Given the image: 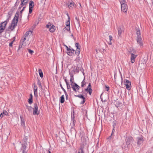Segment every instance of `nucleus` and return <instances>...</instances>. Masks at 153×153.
Listing matches in <instances>:
<instances>
[{
	"label": "nucleus",
	"instance_id": "nucleus-1",
	"mask_svg": "<svg viewBox=\"0 0 153 153\" xmlns=\"http://www.w3.org/2000/svg\"><path fill=\"white\" fill-rule=\"evenodd\" d=\"M19 13L17 12L15 15L14 17V18L11 24L9 26V28L11 30H13L16 26L17 25L18 22V19L19 16Z\"/></svg>",
	"mask_w": 153,
	"mask_h": 153
},
{
	"label": "nucleus",
	"instance_id": "nucleus-2",
	"mask_svg": "<svg viewBox=\"0 0 153 153\" xmlns=\"http://www.w3.org/2000/svg\"><path fill=\"white\" fill-rule=\"evenodd\" d=\"M9 21V19L0 24V33H2L5 28V27Z\"/></svg>",
	"mask_w": 153,
	"mask_h": 153
},
{
	"label": "nucleus",
	"instance_id": "nucleus-3",
	"mask_svg": "<svg viewBox=\"0 0 153 153\" xmlns=\"http://www.w3.org/2000/svg\"><path fill=\"white\" fill-rule=\"evenodd\" d=\"M66 4L67 5L69 9L72 8L73 7H76V6L74 1L71 0L68 1Z\"/></svg>",
	"mask_w": 153,
	"mask_h": 153
},
{
	"label": "nucleus",
	"instance_id": "nucleus-4",
	"mask_svg": "<svg viewBox=\"0 0 153 153\" xmlns=\"http://www.w3.org/2000/svg\"><path fill=\"white\" fill-rule=\"evenodd\" d=\"M137 143L138 146L142 145L144 141L143 137L141 135L137 137Z\"/></svg>",
	"mask_w": 153,
	"mask_h": 153
},
{
	"label": "nucleus",
	"instance_id": "nucleus-5",
	"mask_svg": "<svg viewBox=\"0 0 153 153\" xmlns=\"http://www.w3.org/2000/svg\"><path fill=\"white\" fill-rule=\"evenodd\" d=\"M33 109V115H38L39 113V111L37 104L36 103L34 104Z\"/></svg>",
	"mask_w": 153,
	"mask_h": 153
},
{
	"label": "nucleus",
	"instance_id": "nucleus-6",
	"mask_svg": "<svg viewBox=\"0 0 153 153\" xmlns=\"http://www.w3.org/2000/svg\"><path fill=\"white\" fill-rule=\"evenodd\" d=\"M46 27L49 28V31L51 32H53L55 31V26L53 25H51L50 23L46 25Z\"/></svg>",
	"mask_w": 153,
	"mask_h": 153
},
{
	"label": "nucleus",
	"instance_id": "nucleus-7",
	"mask_svg": "<svg viewBox=\"0 0 153 153\" xmlns=\"http://www.w3.org/2000/svg\"><path fill=\"white\" fill-rule=\"evenodd\" d=\"M133 139L131 137H126L125 140L126 145L128 146H129V145L131 144L133 141Z\"/></svg>",
	"mask_w": 153,
	"mask_h": 153
},
{
	"label": "nucleus",
	"instance_id": "nucleus-8",
	"mask_svg": "<svg viewBox=\"0 0 153 153\" xmlns=\"http://www.w3.org/2000/svg\"><path fill=\"white\" fill-rule=\"evenodd\" d=\"M121 4V11L125 13H126L127 9V5L125 3H122Z\"/></svg>",
	"mask_w": 153,
	"mask_h": 153
},
{
	"label": "nucleus",
	"instance_id": "nucleus-9",
	"mask_svg": "<svg viewBox=\"0 0 153 153\" xmlns=\"http://www.w3.org/2000/svg\"><path fill=\"white\" fill-rule=\"evenodd\" d=\"M27 143H23L22 144V152L23 153H27V151L26 150V148L27 147Z\"/></svg>",
	"mask_w": 153,
	"mask_h": 153
},
{
	"label": "nucleus",
	"instance_id": "nucleus-10",
	"mask_svg": "<svg viewBox=\"0 0 153 153\" xmlns=\"http://www.w3.org/2000/svg\"><path fill=\"white\" fill-rule=\"evenodd\" d=\"M34 6V2L32 1H30L29 3V13L30 14L31 13L33 10V7Z\"/></svg>",
	"mask_w": 153,
	"mask_h": 153
},
{
	"label": "nucleus",
	"instance_id": "nucleus-11",
	"mask_svg": "<svg viewBox=\"0 0 153 153\" xmlns=\"http://www.w3.org/2000/svg\"><path fill=\"white\" fill-rule=\"evenodd\" d=\"M124 83L126 86V88L128 90H129L131 88L130 85L131 83L128 80H126L124 82Z\"/></svg>",
	"mask_w": 153,
	"mask_h": 153
},
{
	"label": "nucleus",
	"instance_id": "nucleus-12",
	"mask_svg": "<svg viewBox=\"0 0 153 153\" xmlns=\"http://www.w3.org/2000/svg\"><path fill=\"white\" fill-rule=\"evenodd\" d=\"M85 91L89 92V94L91 95L92 92V90L91 89V87L90 83H89L87 88L85 89Z\"/></svg>",
	"mask_w": 153,
	"mask_h": 153
},
{
	"label": "nucleus",
	"instance_id": "nucleus-13",
	"mask_svg": "<svg viewBox=\"0 0 153 153\" xmlns=\"http://www.w3.org/2000/svg\"><path fill=\"white\" fill-rule=\"evenodd\" d=\"M118 36L119 38L121 37V34L122 31H123V30L121 28L120 26L118 27L117 28Z\"/></svg>",
	"mask_w": 153,
	"mask_h": 153
},
{
	"label": "nucleus",
	"instance_id": "nucleus-14",
	"mask_svg": "<svg viewBox=\"0 0 153 153\" xmlns=\"http://www.w3.org/2000/svg\"><path fill=\"white\" fill-rule=\"evenodd\" d=\"M75 96L82 99V100L80 103V104H83L85 103V98L83 96V95L82 94L75 95Z\"/></svg>",
	"mask_w": 153,
	"mask_h": 153
},
{
	"label": "nucleus",
	"instance_id": "nucleus-15",
	"mask_svg": "<svg viewBox=\"0 0 153 153\" xmlns=\"http://www.w3.org/2000/svg\"><path fill=\"white\" fill-rule=\"evenodd\" d=\"M70 18H69V20H68L67 22V24L66 25L67 27H65L64 29V31H65V30H67V31H68L70 30Z\"/></svg>",
	"mask_w": 153,
	"mask_h": 153
},
{
	"label": "nucleus",
	"instance_id": "nucleus-16",
	"mask_svg": "<svg viewBox=\"0 0 153 153\" xmlns=\"http://www.w3.org/2000/svg\"><path fill=\"white\" fill-rule=\"evenodd\" d=\"M137 42L140 47L143 46L142 40L141 36H139L138 37Z\"/></svg>",
	"mask_w": 153,
	"mask_h": 153
},
{
	"label": "nucleus",
	"instance_id": "nucleus-17",
	"mask_svg": "<svg viewBox=\"0 0 153 153\" xmlns=\"http://www.w3.org/2000/svg\"><path fill=\"white\" fill-rule=\"evenodd\" d=\"M137 56V55H135V54L131 53V60L132 63H134L135 60V59Z\"/></svg>",
	"mask_w": 153,
	"mask_h": 153
},
{
	"label": "nucleus",
	"instance_id": "nucleus-18",
	"mask_svg": "<svg viewBox=\"0 0 153 153\" xmlns=\"http://www.w3.org/2000/svg\"><path fill=\"white\" fill-rule=\"evenodd\" d=\"M75 83H74V85L71 84V88H73V90L75 92H76L77 91V88H78V86Z\"/></svg>",
	"mask_w": 153,
	"mask_h": 153
},
{
	"label": "nucleus",
	"instance_id": "nucleus-19",
	"mask_svg": "<svg viewBox=\"0 0 153 153\" xmlns=\"http://www.w3.org/2000/svg\"><path fill=\"white\" fill-rule=\"evenodd\" d=\"M75 50L73 49H71L70 51H68L67 54L70 56H72L74 53Z\"/></svg>",
	"mask_w": 153,
	"mask_h": 153
},
{
	"label": "nucleus",
	"instance_id": "nucleus-20",
	"mask_svg": "<svg viewBox=\"0 0 153 153\" xmlns=\"http://www.w3.org/2000/svg\"><path fill=\"white\" fill-rule=\"evenodd\" d=\"M84 146L82 145L80 146V149L79 150L78 153H84Z\"/></svg>",
	"mask_w": 153,
	"mask_h": 153
},
{
	"label": "nucleus",
	"instance_id": "nucleus-21",
	"mask_svg": "<svg viewBox=\"0 0 153 153\" xmlns=\"http://www.w3.org/2000/svg\"><path fill=\"white\" fill-rule=\"evenodd\" d=\"M128 52L131 54V53L136 54V51L132 48H131L129 49Z\"/></svg>",
	"mask_w": 153,
	"mask_h": 153
},
{
	"label": "nucleus",
	"instance_id": "nucleus-22",
	"mask_svg": "<svg viewBox=\"0 0 153 153\" xmlns=\"http://www.w3.org/2000/svg\"><path fill=\"white\" fill-rule=\"evenodd\" d=\"M8 114L7 112L5 110H3V111L1 113L0 115V117L2 118L4 116V115H7Z\"/></svg>",
	"mask_w": 153,
	"mask_h": 153
},
{
	"label": "nucleus",
	"instance_id": "nucleus-23",
	"mask_svg": "<svg viewBox=\"0 0 153 153\" xmlns=\"http://www.w3.org/2000/svg\"><path fill=\"white\" fill-rule=\"evenodd\" d=\"M64 95H62L60 98V101L61 103H64Z\"/></svg>",
	"mask_w": 153,
	"mask_h": 153
},
{
	"label": "nucleus",
	"instance_id": "nucleus-24",
	"mask_svg": "<svg viewBox=\"0 0 153 153\" xmlns=\"http://www.w3.org/2000/svg\"><path fill=\"white\" fill-rule=\"evenodd\" d=\"M26 40V38L25 37L22 39H21L20 42L21 43H22V45H24V46H25L26 45L25 42V40Z\"/></svg>",
	"mask_w": 153,
	"mask_h": 153
},
{
	"label": "nucleus",
	"instance_id": "nucleus-25",
	"mask_svg": "<svg viewBox=\"0 0 153 153\" xmlns=\"http://www.w3.org/2000/svg\"><path fill=\"white\" fill-rule=\"evenodd\" d=\"M26 108L28 109V110L30 112H31L33 108L31 106H29L27 105H26Z\"/></svg>",
	"mask_w": 153,
	"mask_h": 153
},
{
	"label": "nucleus",
	"instance_id": "nucleus-26",
	"mask_svg": "<svg viewBox=\"0 0 153 153\" xmlns=\"http://www.w3.org/2000/svg\"><path fill=\"white\" fill-rule=\"evenodd\" d=\"M122 103L119 102H117L116 106L117 107H120L122 106Z\"/></svg>",
	"mask_w": 153,
	"mask_h": 153
},
{
	"label": "nucleus",
	"instance_id": "nucleus-27",
	"mask_svg": "<svg viewBox=\"0 0 153 153\" xmlns=\"http://www.w3.org/2000/svg\"><path fill=\"white\" fill-rule=\"evenodd\" d=\"M44 94L45 97H47V96H49V92L48 91H45V92H44Z\"/></svg>",
	"mask_w": 153,
	"mask_h": 153
},
{
	"label": "nucleus",
	"instance_id": "nucleus-28",
	"mask_svg": "<svg viewBox=\"0 0 153 153\" xmlns=\"http://www.w3.org/2000/svg\"><path fill=\"white\" fill-rule=\"evenodd\" d=\"M39 71L40 77L41 78L43 77V74L42 70L41 69H39Z\"/></svg>",
	"mask_w": 153,
	"mask_h": 153
},
{
	"label": "nucleus",
	"instance_id": "nucleus-29",
	"mask_svg": "<svg viewBox=\"0 0 153 153\" xmlns=\"http://www.w3.org/2000/svg\"><path fill=\"white\" fill-rule=\"evenodd\" d=\"M13 12L11 10L9 11L8 13V18L7 19H9V20L10 18L11 15L12 14Z\"/></svg>",
	"mask_w": 153,
	"mask_h": 153
},
{
	"label": "nucleus",
	"instance_id": "nucleus-30",
	"mask_svg": "<svg viewBox=\"0 0 153 153\" xmlns=\"http://www.w3.org/2000/svg\"><path fill=\"white\" fill-rule=\"evenodd\" d=\"M37 89H34V96L36 97L38 96Z\"/></svg>",
	"mask_w": 153,
	"mask_h": 153
},
{
	"label": "nucleus",
	"instance_id": "nucleus-31",
	"mask_svg": "<svg viewBox=\"0 0 153 153\" xmlns=\"http://www.w3.org/2000/svg\"><path fill=\"white\" fill-rule=\"evenodd\" d=\"M85 77H84V79L81 82V87H83L84 86V85L86 84V82L85 81Z\"/></svg>",
	"mask_w": 153,
	"mask_h": 153
},
{
	"label": "nucleus",
	"instance_id": "nucleus-32",
	"mask_svg": "<svg viewBox=\"0 0 153 153\" xmlns=\"http://www.w3.org/2000/svg\"><path fill=\"white\" fill-rule=\"evenodd\" d=\"M112 38H112V36H111V35H110L109 36V39L110 41L108 42V43L110 45H111L112 44L111 41L112 40Z\"/></svg>",
	"mask_w": 153,
	"mask_h": 153
},
{
	"label": "nucleus",
	"instance_id": "nucleus-33",
	"mask_svg": "<svg viewBox=\"0 0 153 153\" xmlns=\"http://www.w3.org/2000/svg\"><path fill=\"white\" fill-rule=\"evenodd\" d=\"M137 34V37L139 36H141L140 31V30H137L136 32Z\"/></svg>",
	"mask_w": 153,
	"mask_h": 153
},
{
	"label": "nucleus",
	"instance_id": "nucleus-34",
	"mask_svg": "<svg viewBox=\"0 0 153 153\" xmlns=\"http://www.w3.org/2000/svg\"><path fill=\"white\" fill-rule=\"evenodd\" d=\"M37 84L39 85V87L41 88H42V86L41 85V83L40 80L38 79L37 81Z\"/></svg>",
	"mask_w": 153,
	"mask_h": 153
},
{
	"label": "nucleus",
	"instance_id": "nucleus-35",
	"mask_svg": "<svg viewBox=\"0 0 153 153\" xmlns=\"http://www.w3.org/2000/svg\"><path fill=\"white\" fill-rule=\"evenodd\" d=\"M80 48H77L76 50L75 53L76 54L79 55L80 53Z\"/></svg>",
	"mask_w": 153,
	"mask_h": 153
},
{
	"label": "nucleus",
	"instance_id": "nucleus-36",
	"mask_svg": "<svg viewBox=\"0 0 153 153\" xmlns=\"http://www.w3.org/2000/svg\"><path fill=\"white\" fill-rule=\"evenodd\" d=\"M27 137L25 136V137L23 138V140L24 141L23 143L27 142Z\"/></svg>",
	"mask_w": 153,
	"mask_h": 153
},
{
	"label": "nucleus",
	"instance_id": "nucleus-37",
	"mask_svg": "<svg viewBox=\"0 0 153 153\" xmlns=\"http://www.w3.org/2000/svg\"><path fill=\"white\" fill-rule=\"evenodd\" d=\"M28 102L29 104H31L33 102V99L29 98L28 100Z\"/></svg>",
	"mask_w": 153,
	"mask_h": 153
},
{
	"label": "nucleus",
	"instance_id": "nucleus-38",
	"mask_svg": "<svg viewBox=\"0 0 153 153\" xmlns=\"http://www.w3.org/2000/svg\"><path fill=\"white\" fill-rule=\"evenodd\" d=\"M27 50L29 53L31 54H32V53H33V51L30 50V49H28Z\"/></svg>",
	"mask_w": 153,
	"mask_h": 153
},
{
	"label": "nucleus",
	"instance_id": "nucleus-39",
	"mask_svg": "<svg viewBox=\"0 0 153 153\" xmlns=\"http://www.w3.org/2000/svg\"><path fill=\"white\" fill-rule=\"evenodd\" d=\"M24 46V45H22V43H21V42H20V44L19 45V49H20L22 47V46Z\"/></svg>",
	"mask_w": 153,
	"mask_h": 153
},
{
	"label": "nucleus",
	"instance_id": "nucleus-40",
	"mask_svg": "<svg viewBox=\"0 0 153 153\" xmlns=\"http://www.w3.org/2000/svg\"><path fill=\"white\" fill-rule=\"evenodd\" d=\"M75 46L77 48H79V44L78 43H75Z\"/></svg>",
	"mask_w": 153,
	"mask_h": 153
},
{
	"label": "nucleus",
	"instance_id": "nucleus-41",
	"mask_svg": "<svg viewBox=\"0 0 153 153\" xmlns=\"http://www.w3.org/2000/svg\"><path fill=\"white\" fill-rule=\"evenodd\" d=\"M119 1L121 4H122V3H125V0H119Z\"/></svg>",
	"mask_w": 153,
	"mask_h": 153
},
{
	"label": "nucleus",
	"instance_id": "nucleus-42",
	"mask_svg": "<svg viewBox=\"0 0 153 153\" xmlns=\"http://www.w3.org/2000/svg\"><path fill=\"white\" fill-rule=\"evenodd\" d=\"M66 85H67V88L68 89H70L71 88V87H70V85L68 83V84H66Z\"/></svg>",
	"mask_w": 153,
	"mask_h": 153
},
{
	"label": "nucleus",
	"instance_id": "nucleus-43",
	"mask_svg": "<svg viewBox=\"0 0 153 153\" xmlns=\"http://www.w3.org/2000/svg\"><path fill=\"white\" fill-rule=\"evenodd\" d=\"M109 90V88L108 86H105V90L107 91H108Z\"/></svg>",
	"mask_w": 153,
	"mask_h": 153
},
{
	"label": "nucleus",
	"instance_id": "nucleus-44",
	"mask_svg": "<svg viewBox=\"0 0 153 153\" xmlns=\"http://www.w3.org/2000/svg\"><path fill=\"white\" fill-rule=\"evenodd\" d=\"M63 78L66 83V84H68V82L67 80L66 79V78L64 77Z\"/></svg>",
	"mask_w": 153,
	"mask_h": 153
},
{
	"label": "nucleus",
	"instance_id": "nucleus-45",
	"mask_svg": "<svg viewBox=\"0 0 153 153\" xmlns=\"http://www.w3.org/2000/svg\"><path fill=\"white\" fill-rule=\"evenodd\" d=\"M25 8V6H24V7L20 11V13L22 14V11L24 10Z\"/></svg>",
	"mask_w": 153,
	"mask_h": 153
},
{
	"label": "nucleus",
	"instance_id": "nucleus-46",
	"mask_svg": "<svg viewBox=\"0 0 153 153\" xmlns=\"http://www.w3.org/2000/svg\"><path fill=\"white\" fill-rule=\"evenodd\" d=\"M75 19H76L77 20V23H78V24H79V27L80 26V25H79V21H78V18H77V17H76L75 18Z\"/></svg>",
	"mask_w": 153,
	"mask_h": 153
},
{
	"label": "nucleus",
	"instance_id": "nucleus-47",
	"mask_svg": "<svg viewBox=\"0 0 153 153\" xmlns=\"http://www.w3.org/2000/svg\"><path fill=\"white\" fill-rule=\"evenodd\" d=\"M33 85H34V89H38V87H37V86L34 83L33 84Z\"/></svg>",
	"mask_w": 153,
	"mask_h": 153
},
{
	"label": "nucleus",
	"instance_id": "nucleus-48",
	"mask_svg": "<svg viewBox=\"0 0 153 153\" xmlns=\"http://www.w3.org/2000/svg\"><path fill=\"white\" fill-rule=\"evenodd\" d=\"M71 79H70V82H71V83L72 84L73 83V81H72V78H71L72 77H73V76L72 75H71Z\"/></svg>",
	"mask_w": 153,
	"mask_h": 153
},
{
	"label": "nucleus",
	"instance_id": "nucleus-49",
	"mask_svg": "<svg viewBox=\"0 0 153 153\" xmlns=\"http://www.w3.org/2000/svg\"><path fill=\"white\" fill-rule=\"evenodd\" d=\"M13 42H11L9 44V45L10 46V47H12V45H13Z\"/></svg>",
	"mask_w": 153,
	"mask_h": 153
},
{
	"label": "nucleus",
	"instance_id": "nucleus-50",
	"mask_svg": "<svg viewBox=\"0 0 153 153\" xmlns=\"http://www.w3.org/2000/svg\"><path fill=\"white\" fill-rule=\"evenodd\" d=\"M115 131V130L114 128H113L112 130V133H111V135H112L114 133V132Z\"/></svg>",
	"mask_w": 153,
	"mask_h": 153
},
{
	"label": "nucleus",
	"instance_id": "nucleus-51",
	"mask_svg": "<svg viewBox=\"0 0 153 153\" xmlns=\"http://www.w3.org/2000/svg\"><path fill=\"white\" fill-rule=\"evenodd\" d=\"M115 126H116V123H114L113 124V128H115Z\"/></svg>",
	"mask_w": 153,
	"mask_h": 153
},
{
	"label": "nucleus",
	"instance_id": "nucleus-52",
	"mask_svg": "<svg viewBox=\"0 0 153 153\" xmlns=\"http://www.w3.org/2000/svg\"><path fill=\"white\" fill-rule=\"evenodd\" d=\"M66 48H67V50L68 51H70V49H70V48H68V46H66Z\"/></svg>",
	"mask_w": 153,
	"mask_h": 153
},
{
	"label": "nucleus",
	"instance_id": "nucleus-53",
	"mask_svg": "<svg viewBox=\"0 0 153 153\" xmlns=\"http://www.w3.org/2000/svg\"><path fill=\"white\" fill-rule=\"evenodd\" d=\"M59 85H60V86L61 88H62V89H63V88H63V87H62V84H61V83H60Z\"/></svg>",
	"mask_w": 153,
	"mask_h": 153
},
{
	"label": "nucleus",
	"instance_id": "nucleus-54",
	"mask_svg": "<svg viewBox=\"0 0 153 153\" xmlns=\"http://www.w3.org/2000/svg\"><path fill=\"white\" fill-rule=\"evenodd\" d=\"M72 120H73V125H74V122L75 121V120L74 119Z\"/></svg>",
	"mask_w": 153,
	"mask_h": 153
},
{
	"label": "nucleus",
	"instance_id": "nucleus-55",
	"mask_svg": "<svg viewBox=\"0 0 153 153\" xmlns=\"http://www.w3.org/2000/svg\"><path fill=\"white\" fill-rule=\"evenodd\" d=\"M76 59L78 60H79V55H77V57H76Z\"/></svg>",
	"mask_w": 153,
	"mask_h": 153
},
{
	"label": "nucleus",
	"instance_id": "nucleus-56",
	"mask_svg": "<svg viewBox=\"0 0 153 153\" xmlns=\"http://www.w3.org/2000/svg\"><path fill=\"white\" fill-rule=\"evenodd\" d=\"M63 90V91H64V93H65V94L66 93H67L65 90L64 89V88H63V89H62Z\"/></svg>",
	"mask_w": 153,
	"mask_h": 153
},
{
	"label": "nucleus",
	"instance_id": "nucleus-57",
	"mask_svg": "<svg viewBox=\"0 0 153 153\" xmlns=\"http://www.w3.org/2000/svg\"><path fill=\"white\" fill-rule=\"evenodd\" d=\"M31 98V99H33V95L32 94H30V98Z\"/></svg>",
	"mask_w": 153,
	"mask_h": 153
},
{
	"label": "nucleus",
	"instance_id": "nucleus-58",
	"mask_svg": "<svg viewBox=\"0 0 153 153\" xmlns=\"http://www.w3.org/2000/svg\"><path fill=\"white\" fill-rule=\"evenodd\" d=\"M32 33V32H31V31H28V32H27L26 33H27V34H28V33Z\"/></svg>",
	"mask_w": 153,
	"mask_h": 153
},
{
	"label": "nucleus",
	"instance_id": "nucleus-59",
	"mask_svg": "<svg viewBox=\"0 0 153 153\" xmlns=\"http://www.w3.org/2000/svg\"><path fill=\"white\" fill-rule=\"evenodd\" d=\"M18 1H17L15 3V5H18V4H17Z\"/></svg>",
	"mask_w": 153,
	"mask_h": 153
},
{
	"label": "nucleus",
	"instance_id": "nucleus-60",
	"mask_svg": "<svg viewBox=\"0 0 153 153\" xmlns=\"http://www.w3.org/2000/svg\"><path fill=\"white\" fill-rule=\"evenodd\" d=\"M77 86H77V87H78V88H77V90H79V88H80V87H79V86L78 85H77Z\"/></svg>",
	"mask_w": 153,
	"mask_h": 153
},
{
	"label": "nucleus",
	"instance_id": "nucleus-61",
	"mask_svg": "<svg viewBox=\"0 0 153 153\" xmlns=\"http://www.w3.org/2000/svg\"><path fill=\"white\" fill-rule=\"evenodd\" d=\"M65 94V95L66 97H68V95L67 93H66V94Z\"/></svg>",
	"mask_w": 153,
	"mask_h": 153
},
{
	"label": "nucleus",
	"instance_id": "nucleus-62",
	"mask_svg": "<svg viewBox=\"0 0 153 153\" xmlns=\"http://www.w3.org/2000/svg\"><path fill=\"white\" fill-rule=\"evenodd\" d=\"M72 120L74 119V116H73L72 117Z\"/></svg>",
	"mask_w": 153,
	"mask_h": 153
},
{
	"label": "nucleus",
	"instance_id": "nucleus-63",
	"mask_svg": "<svg viewBox=\"0 0 153 153\" xmlns=\"http://www.w3.org/2000/svg\"><path fill=\"white\" fill-rule=\"evenodd\" d=\"M76 71H77V72H79V69H77V70H76Z\"/></svg>",
	"mask_w": 153,
	"mask_h": 153
},
{
	"label": "nucleus",
	"instance_id": "nucleus-64",
	"mask_svg": "<svg viewBox=\"0 0 153 153\" xmlns=\"http://www.w3.org/2000/svg\"><path fill=\"white\" fill-rule=\"evenodd\" d=\"M48 153H51V152L50 151H48Z\"/></svg>",
	"mask_w": 153,
	"mask_h": 153
}]
</instances>
